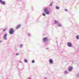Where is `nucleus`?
Returning a JSON list of instances; mask_svg holds the SVG:
<instances>
[{
  "instance_id": "nucleus-1",
  "label": "nucleus",
  "mask_w": 79,
  "mask_h": 79,
  "mask_svg": "<svg viewBox=\"0 0 79 79\" xmlns=\"http://www.w3.org/2000/svg\"><path fill=\"white\" fill-rule=\"evenodd\" d=\"M44 12L46 15H49V13H50V12H49V10H48L47 8H45L44 9Z\"/></svg>"
},
{
  "instance_id": "nucleus-2",
  "label": "nucleus",
  "mask_w": 79,
  "mask_h": 79,
  "mask_svg": "<svg viewBox=\"0 0 79 79\" xmlns=\"http://www.w3.org/2000/svg\"><path fill=\"white\" fill-rule=\"evenodd\" d=\"M15 32V30L11 28L9 30V33L10 34H13Z\"/></svg>"
},
{
  "instance_id": "nucleus-3",
  "label": "nucleus",
  "mask_w": 79,
  "mask_h": 79,
  "mask_svg": "<svg viewBox=\"0 0 79 79\" xmlns=\"http://www.w3.org/2000/svg\"><path fill=\"white\" fill-rule=\"evenodd\" d=\"M0 3L3 5H6V2L5 1H2V0H0Z\"/></svg>"
},
{
  "instance_id": "nucleus-4",
  "label": "nucleus",
  "mask_w": 79,
  "mask_h": 79,
  "mask_svg": "<svg viewBox=\"0 0 79 79\" xmlns=\"http://www.w3.org/2000/svg\"><path fill=\"white\" fill-rule=\"evenodd\" d=\"M67 46L69 47H71L72 46V43L71 42H69L67 43Z\"/></svg>"
},
{
  "instance_id": "nucleus-5",
  "label": "nucleus",
  "mask_w": 79,
  "mask_h": 79,
  "mask_svg": "<svg viewBox=\"0 0 79 79\" xmlns=\"http://www.w3.org/2000/svg\"><path fill=\"white\" fill-rule=\"evenodd\" d=\"M72 70L73 67L71 66L69 67L68 70V71H69V72H71Z\"/></svg>"
},
{
  "instance_id": "nucleus-6",
  "label": "nucleus",
  "mask_w": 79,
  "mask_h": 79,
  "mask_svg": "<svg viewBox=\"0 0 79 79\" xmlns=\"http://www.w3.org/2000/svg\"><path fill=\"white\" fill-rule=\"evenodd\" d=\"M3 38L4 40H6L7 38V34H5L3 36Z\"/></svg>"
},
{
  "instance_id": "nucleus-7",
  "label": "nucleus",
  "mask_w": 79,
  "mask_h": 79,
  "mask_svg": "<svg viewBox=\"0 0 79 79\" xmlns=\"http://www.w3.org/2000/svg\"><path fill=\"white\" fill-rule=\"evenodd\" d=\"M49 62L50 64H53V60L52 59L49 60Z\"/></svg>"
},
{
  "instance_id": "nucleus-8",
  "label": "nucleus",
  "mask_w": 79,
  "mask_h": 79,
  "mask_svg": "<svg viewBox=\"0 0 79 79\" xmlns=\"http://www.w3.org/2000/svg\"><path fill=\"white\" fill-rule=\"evenodd\" d=\"M63 26V25H62V24L60 23H59L58 24V27H62Z\"/></svg>"
},
{
  "instance_id": "nucleus-9",
  "label": "nucleus",
  "mask_w": 79,
  "mask_h": 79,
  "mask_svg": "<svg viewBox=\"0 0 79 79\" xmlns=\"http://www.w3.org/2000/svg\"><path fill=\"white\" fill-rule=\"evenodd\" d=\"M21 24H19L18 25H17L16 29H19V28H20V27H21Z\"/></svg>"
},
{
  "instance_id": "nucleus-10",
  "label": "nucleus",
  "mask_w": 79,
  "mask_h": 79,
  "mask_svg": "<svg viewBox=\"0 0 79 79\" xmlns=\"http://www.w3.org/2000/svg\"><path fill=\"white\" fill-rule=\"evenodd\" d=\"M54 24H58V21L57 20H55L54 21Z\"/></svg>"
},
{
  "instance_id": "nucleus-11",
  "label": "nucleus",
  "mask_w": 79,
  "mask_h": 79,
  "mask_svg": "<svg viewBox=\"0 0 79 79\" xmlns=\"http://www.w3.org/2000/svg\"><path fill=\"white\" fill-rule=\"evenodd\" d=\"M43 40L44 42H46L47 41V37H44L43 39Z\"/></svg>"
},
{
  "instance_id": "nucleus-12",
  "label": "nucleus",
  "mask_w": 79,
  "mask_h": 79,
  "mask_svg": "<svg viewBox=\"0 0 79 79\" xmlns=\"http://www.w3.org/2000/svg\"><path fill=\"white\" fill-rule=\"evenodd\" d=\"M64 73L65 74H68V72L67 71H65L64 72Z\"/></svg>"
},
{
  "instance_id": "nucleus-13",
  "label": "nucleus",
  "mask_w": 79,
  "mask_h": 79,
  "mask_svg": "<svg viewBox=\"0 0 79 79\" xmlns=\"http://www.w3.org/2000/svg\"><path fill=\"white\" fill-rule=\"evenodd\" d=\"M23 44H21L19 45V47L21 48H23Z\"/></svg>"
},
{
  "instance_id": "nucleus-14",
  "label": "nucleus",
  "mask_w": 79,
  "mask_h": 79,
  "mask_svg": "<svg viewBox=\"0 0 79 79\" xmlns=\"http://www.w3.org/2000/svg\"><path fill=\"white\" fill-rule=\"evenodd\" d=\"M52 5H53V3L51 2L49 5V6H52Z\"/></svg>"
},
{
  "instance_id": "nucleus-15",
  "label": "nucleus",
  "mask_w": 79,
  "mask_h": 79,
  "mask_svg": "<svg viewBox=\"0 0 79 79\" xmlns=\"http://www.w3.org/2000/svg\"><path fill=\"white\" fill-rule=\"evenodd\" d=\"M76 38L77 39V40H79V35H77L76 36Z\"/></svg>"
},
{
  "instance_id": "nucleus-16",
  "label": "nucleus",
  "mask_w": 79,
  "mask_h": 79,
  "mask_svg": "<svg viewBox=\"0 0 79 79\" xmlns=\"http://www.w3.org/2000/svg\"><path fill=\"white\" fill-rule=\"evenodd\" d=\"M56 8L57 10H59V9H60V7H58V6H56Z\"/></svg>"
},
{
  "instance_id": "nucleus-17",
  "label": "nucleus",
  "mask_w": 79,
  "mask_h": 79,
  "mask_svg": "<svg viewBox=\"0 0 79 79\" xmlns=\"http://www.w3.org/2000/svg\"><path fill=\"white\" fill-rule=\"evenodd\" d=\"M24 61L25 63H27V60L26 59H25L24 60Z\"/></svg>"
},
{
  "instance_id": "nucleus-18",
  "label": "nucleus",
  "mask_w": 79,
  "mask_h": 79,
  "mask_svg": "<svg viewBox=\"0 0 79 79\" xmlns=\"http://www.w3.org/2000/svg\"><path fill=\"white\" fill-rule=\"evenodd\" d=\"M28 36H31V34L29 33H28Z\"/></svg>"
},
{
  "instance_id": "nucleus-19",
  "label": "nucleus",
  "mask_w": 79,
  "mask_h": 79,
  "mask_svg": "<svg viewBox=\"0 0 79 79\" xmlns=\"http://www.w3.org/2000/svg\"><path fill=\"white\" fill-rule=\"evenodd\" d=\"M46 15L45 14V13H43L42 14V15L44 16H45Z\"/></svg>"
},
{
  "instance_id": "nucleus-20",
  "label": "nucleus",
  "mask_w": 79,
  "mask_h": 79,
  "mask_svg": "<svg viewBox=\"0 0 79 79\" xmlns=\"http://www.w3.org/2000/svg\"><path fill=\"white\" fill-rule=\"evenodd\" d=\"M32 63H35V60H32Z\"/></svg>"
},
{
  "instance_id": "nucleus-21",
  "label": "nucleus",
  "mask_w": 79,
  "mask_h": 79,
  "mask_svg": "<svg viewBox=\"0 0 79 79\" xmlns=\"http://www.w3.org/2000/svg\"><path fill=\"white\" fill-rule=\"evenodd\" d=\"M19 55V54L18 53H16L15 55L16 56H18V55Z\"/></svg>"
},
{
  "instance_id": "nucleus-22",
  "label": "nucleus",
  "mask_w": 79,
  "mask_h": 79,
  "mask_svg": "<svg viewBox=\"0 0 79 79\" xmlns=\"http://www.w3.org/2000/svg\"><path fill=\"white\" fill-rule=\"evenodd\" d=\"M77 77H79V73H77Z\"/></svg>"
},
{
  "instance_id": "nucleus-23",
  "label": "nucleus",
  "mask_w": 79,
  "mask_h": 79,
  "mask_svg": "<svg viewBox=\"0 0 79 79\" xmlns=\"http://www.w3.org/2000/svg\"><path fill=\"white\" fill-rule=\"evenodd\" d=\"M6 29H5L3 30V32H5V31H6Z\"/></svg>"
},
{
  "instance_id": "nucleus-24",
  "label": "nucleus",
  "mask_w": 79,
  "mask_h": 79,
  "mask_svg": "<svg viewBox=\"0 0 79 79\" xmlns=\"http://www.w3.org/2000/svg\"><path fill=\"white\" fill-rule=\"evenodd\" d=\"M65 11H68V10L66 9H65Z\"/></svg>"
},
{
  "instance_id": "nucleus-25",
  "label": "nucleus",
  "mask_w": 79,
  "mask_h": 79,
  "mask_svg": "<svg viewBox=\"0 0 79 79\" xmlns=\"http://www.w3.org/2000/svg\"><path fill=\"white\" fill-rule=\"evenodd\" d=\"M44 79H48V78L47 77H45L44 78Z\"/></svg>"
},
{
  "instance_id": "nucleus-26",
  "label": "nucleus",
  "mask_w": 79,
  "mask_h": 79,
  "mask_svg": "<svg viewBox=\"0 0 79 79\" xmlns=\"http://www.w3.org/2000/svg\"><path fill=\"white\" fill-rule=\"evenodd\" d=\"M2 40H0V44L1 43H2Z\"/></svg>"
},
{
  "instance_id": "nucleus-27",
  "label": "nucleus",
  "mask_w": 79,
  "mask_h": 79,
  "mask_svg": "<svg viewBox=\"0 0 79 79\" xmlns=\"http://www.w3.org/2000/svg\"><path fill=\"white\" fill-rule=\"evenodd\" d=\"M48 49H49V48H46L47 50H48Z\"/></svg>"
},
{
  "instance_id": "nucleus-28",
  "label": "nucleus",
  "mask_w": 79,
  "mask_h": 79,
  "mask_svg": "<svg viewBox=\"0 0 79 79\" xmlns=\"http://www.w3.org/2000/svg\"><path fill=\"white\" fill-rule=\"evenodd\" d=\"M20 63H22V61H20Z\"/></svg>"
},
{
  "instance_id": "nucleus-29",
  "label": "nucleus",
  "mask_w": 79,
  "mask_h": 79,
  "mask_svg": "<svg viewBox=\"0 0 79 79\" xmlns=\"http://www.w3.org/2000/svg\"><path fill=\"white\" fill-rule=\"evenodd\" d=\"M17 0L18 1V0Z\"/></svg>"
}]
</instances>
